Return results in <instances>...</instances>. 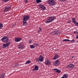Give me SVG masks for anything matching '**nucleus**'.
<instances>
[{
  "instance_id": "7",
  "label": "nucleus",
  "mask_w": 78,
  "mask_h": 78,
  "mask_svg": "<svg viewBox=\"0 0 78 78\" xmlns=\"http://www.w3.org/2000/svg\"><path fill=\"white\" fill-rule=\"evenodd\" d=\"M18 47L19 49H21V50H23L25 48V46H24V44L21 43L18 45Z\"/></svg>"
},
{
  "instance_id": "3",
  "label": "nucleus",
  "mask_w": 78,
  "mask_h": 78,
  "mask_svg": "<svg viewBox=\"0 0 78 78\" xmlns=\"http://www.w3.org/2000/svg\"><path fill=\"white\" fill-rule=\"evenodd\" d=\"M48 4L51 6H53L56 4L55 1L54 0H48Z\"/></svg>"
},
{
  "instance_id": "32",
  "label": "nucleus",
  "mask_w": 78,
  "mask_h": 78,
  "mask_svg": "<svg viewBox=\"0 0 78 78\" xmlns=\"http://www.w3.org/2000/svg\"><path fill=\"white\" fill-rule=\"evenodd\" d=\"M9 0H3V1L4 2H8Z\"/></svg>"
},
{
  "instance_id": "21",
  "label": "nucleus",
  "mask_w": 78,
  "mask_h": 78,
  "mask_svg": "<svg viewBox=\"0 0 78 78\" xmlns=\"http://www.w3.org/2000/svg\"><path fill=\"white\" fill-rule=\"evenodd\" d=\"M30 63H31V61L30 60H28L25 63V64H30Z\"/></svg>"
},
{
  "instance_id": "19",
  "label": "nucleus",
  "mask_w": 78,
  "mask_h": 78,
  "mask_svg": "<svg viewBox=\"0 0 78 78\" xmlns=\"http://www.w3.org/2000/svg\"><path fill=\"white\" fill-rule=\"evenodd\" d=\"M63 42H69L70 41V40L67 39H65V40H62Z\"/></svg>"
},
{
  "instance_id": "18",
  "label": "nucleus",
  "mask_w": 78,
  "mask_h": 78,
  "mask_svg": "<svg viewBox=\"0 0 78 78\" xmlns=\"http://www.w3.org/2000/svg\"><path fill=\"white\" fill-rule=\"evenodd\" d=\"M6 37H2L1 39V40L3 42V41H5V40H6Z\"/></svg>"
},
{
  "instance_id": "26",
  "label": "nucleus",
  "mask_w": 78,
  "mask_h": 78,
  "mask_svg": "<svg viewBox=\"0 0 78 78\" xmlns=\"http://www.w3.org/2000/svg\"><path fill=\"white\" fill-rule=\"evenodd\" d=\"M61 70L59 69H58L57 71V73H61Z\"/></svg>"
},
{
  "instance_id": "23",
  "label": "nucleus",
  "mask_w": 78,
  "mask_h": 78,
  "mask_svg": "<svg viewBox=\"0 0 78 78\" xmlns=\"http://www.w3.org/2000/svg\"><path fill=\"white\" fill-rule=\"evenodd\" d=\"M23 25H27V21H23Z\"/></svg>"
},
{
  "instance_id": "41",
  "label": "nucleus",
  "mask_w": 78,
  "mask_h": 78,
  "mask_svg": "<svg viewBox=\"0 0 78 78\" xmlns=\"http://www.w3.org/2000/svg\"><path fill=\"white\" fill-rule=\"evenodd\" d=\"M55 34H56V35H58V34H56V33H55Z\"/></svg>"
},
{
  "instance_id": "38",
  "label": "nucleus",
  "mask_w": 78,
  "mask_h": 78,
  "mask_svg": "<svg viewBox=\"0 0 78 78\" xmlns=\"http://www.w3.org/2000/svg\"><path fill=\"white\" fill-rule=\"evenodd\" d=\"M54 32H55V33H57L58 32V31L56 30H55L54 31Z\"/></svg>"
},
{
  "instance_id": "6",
  "label": "nucleus",
  "mask_w": 78,
  "mask_h": 78,
  "mask_svg": "<svg viewBox=\"0 0 78 78\" xmlns=\"http://www.w3.org/2000/svg\"><path fill=\"white\" fill-rule=\"evenodd\" d=\"M29 19H30V16L27 15L26 16H23V21H24L25 22H27Z\"/></svg>"
},
{
  "instance_id": "36",
  "label": "nucleus",
  "mask_w": 78,
  "mask_h": 78,
  "mask_svg": "<svg viewBox=\"0 0 78 78\" xmlns=\"http://www.w3.org/2000/svg\"><path fill=\"white\" fill-rule=\"evenodd\" d=\"M75 24L76 26L78 27V23L77 22H76Z\"/></svg>"
},
{
  "instance_id": "10",
  "label": "nucleus",
  "mask_w": 78,
  "mask_h": 78,
  "mask_svg": "<svg viewBox=\"0 0 78 78\" xmlns=\"http://www.w3.org/2000/svg\"><path fill=\"white\" fill-rule=\"evenodd\" d=\"M39 70V67L37 66V65H35V66L34 68L33 69V71L34 72V71H37Z\"/></svg>"
},
{
  "instance_id": "13",
  "label": "nucleus",
  "mask_w": 78,
  "mask_h": 78,
  "mask_svg": "<svg viewBox=\"0 0 78 78\" xmlns=\"http://www.w3.org/2000/svg\"><path fill=\"white\" fill-rule=\"evenodd\" d=\"M68 67L69 68H72V69L75 67V66H74V65L73 64H70L68 66Z\"/></svg>"
},
{
  "instance_id": "33",
  "label": "nucleus",
  "mask_w": 78,
  "mask_h": 78,
  "mask_svg": "<svg viewBox=\"0 0 78 78\" xmlns=\"http://www.w3.org/2000/svg\"><path fill=\"white\" fill-rule=\"evenodd\" d=\"M72 21L71 20H69V21H68L67 23H71Z\"/></svg>"
},
{
  "instance_id": "29",
  "label": "nucleus",
  "mask_w": 78,
  "mask_h": 78,
  "mask_svg": "<svg viewBox=\"0 0 78 78\" xmlns=\"http://www.w3.org/2000/svg\"><path fill=\"white\" fill-rule=\"evenodd\" d=\"M16 25V23L13 24H12V27H15Z\"/></svg>"
},
{
  "instance_id": "20",
  "label": "nucleus",
  "mask_w": 78,
  "mask_h": 78,
  "mask_svg": "<svg viewBox=\"0 0 78 78\" xmlns=\"http://www.w3.org/2000/svg\"><path fill=\"white\" fill-rule=\"evenodd\" d=\"M3 27V24L1 23H0V29H2V28Z\"/></svg>"
},
{
  "instance_id": "30",
  "label": "nucleus",
  "mask_w": 78,
  "mask_h": 78,
  "mask_svg": "<svg viewBox=\"0 0 78 78\" xmlns=\"http://www.w3.org/2000/svg\"><path fill=\"white\" fill-rule=\"evenodd\" d=\"M29 44H31L32 42V40H30L29 41Z\"/></svg>"
},
{
  "instance_id": "42",
  "label": "nucleus",
  "mask_w": 78,
  "mask_h": 78,
  "mask_svg": "<svg viewBox=\"0 0 78 78\" xmlns=\"http://www.w3.org/2000/svg\"><path fill=\"white\" fill-rule=\"evenodd\" d=\"M76 36H77L78 37V34Z\"/></svg>"
},
{
  "instance_id": "40",
  "label": "nucleus",
  "mask_w": 78,
  "mask_h": 78,
  "mask_svg": "<svg viewBox=\"0 0 78 78\" xmlns=\"http://www.w3.org/2000/svg\"><path fill=\"white\" fill-rule=\"evenodd\" d=\"M74 56H72V58H74Z\"/></svg>"
},
{
  "instance_id": "25",
  "label": "nucleus",
  "mask_w": 78,
  "mask_h": 78,
  "mask_svg": "<svg viewBox=\"0 0 78 78\" xmlns=\"http://www.w3.org/2000/svg\"><path fill=\"white\" fill-rule=\"evenodd\" d=\"M34 47H35L38 46V45H39V44H37L34 43Z\"/></svg>"
},
{
  "instance_id": "22",
  "label": "nucleus",
  "mask_w": 78,
  "mask_h": 78,
  "mask_svg": "<svg viewBox=\"0 0 78 78\" xmlns=\"http://www.w3.org/2000/svg\"><path fill=\"white\" fill-rule=\"evenodd\" d=\"M36 2L37 3H39L40 2H41L42 1L41 0H36Z\"/></svg>"
},
{
  "instance_id": "1",
  "label": "nucleus",
  "mask_w": 78,
  "mask_h": 78,
  "mask_svg": "<svg viewBox=\"0 0 78 78\" xmlns=\"http://www.w3.org/2000/svg\"><path fill=\"white\" fill-rule=\"evenodd\" d=\"M55 16H52L49 17L47 19V21L45 22V23H48L51 22L55 20Z\"/></svg>"
},
{
  "instance_id": "35",
  "label": "nucleus",
  "mask_w": 78,
  "mask_h": 78,
  "mask_svg": "<svg viewBox=\"0 0 78 78\" xmlns=\"http://www.w3.org/2000/svg\"><path fill=\"white\" fill-rule=\"evenodd\" d=\"M25 3H27L28 2V0H25L24 1Z\"/></svg>"
},
{
  "instance_id": "9",
  "label": "nucleus",
  "mask_w": 78,
  "mask_h": 78,
  "mask_svg": "<svg viewBox=\"0 0 78 78\" xmlns=\"http://www.w3.org/2000/svg\"><path fill=\"white\" fill-rule=\"evenodd\" d=\"M22 38L19 37H18L16 38L15 39V41H16V42H20V41H22Z\"/></svg>"
},
{
  "instance_id": "2",
  "label": "nucleus",
  "mask_w": 78,
  "mask_h": 78,
  "mask_svg": "<svg viewBox=\"0 0 78 78\" xmlns=\"http://www.w3.org/2000/svg\"><path fill=\"white\" fill-rule=\"evenodd\" d=\"M35 61L37 62H43L44 61V57L42 55H40L38 58H36Z\"/></svg>"
},
{
  "instance_id": "31",
  "label": "nucleus",
  "mask_w": 78,
  "mask_h": 78,
  "mask_svg": "<svg viewBox=\"0 0 78 78\" xmlns=\"http://www.w3.org/2000/svg\"><path fill=\"white\" fill-rule=\"evenodd\" d=\"M57 70L58 69H53V71H55V72H57Z\"/></svg>"
},
{
  "instance_id": "17",
  "label": "nucleus",
  "mask_w": 78,
  "mask_h": 78,
  "mask_svg": "<svg viewBox=\"0 0 78 78\" xmlns=\"http://www.w3.org/2000/svg\"><path fill=\"white\" fill-rule=\"evenodd\" d=\"M72 22L73 23H76L77 22L76 20H75V19L74 18H72Z\"/></svg>"
},
{
  "instance_id": "4",
  "label": "nucleus",
  "mask_w": 78,
  "mask_h": 78,
  "mask_svg": "<svg viewBox=\"0 0 78 78\" xmlns=\"http://www.w3.org/2000/svg\"><path fill=\"white\" fill-rule=\"evenodd\" d=\"M11 44V42H9L7 43L3 44L2 45V48H7L9 47V45Z\"/></svg>"
},
{
  "instance_id": "14",
  "label": "nucleus",
  "mask_w": 78,
  "mask_h": 78,
  "mask_svg": "<svg viewBox=\"0 0 78 78\" xmlns=\"http://www.w3.org/2000/svg\"><path fill=\"white\" fill-rule=\"evenodd\" d=\"M58 58H59V55H56L55 56L52 58V59H53V60H55V59H58Z\"/></svg>"
},
{
  "instance_id": "39",
  "label": "nucleus",
  "mask_w": 78,
  "mask_h": 78,
  "mask_svg": "<svg viewBox=\"0 0 78 78\" xmlns=\"http://www.w3.org/2000/svg\"><path fill=\"white\" fill-rule=\"evenodd\" d=\"M76 39H78V36H76Z\"/></svg>"
},
{
  "instance_id": "11",
  "label": "nucleus",
  "mask_w": 78,
  "mask_h": 78,
  "mask_svg": "<svg viewBox=\"0 0 78 78\" xmlns=\"http://www.w3.org/2000/svg\"><path fill=\"white\" fill-rule=\"evenodd\" d=\"M40 7L41 8V10L42 11H44L46 9V7L42 5H40Z\"/></svg>"
},
{
  "instance_id": "43",
  "label": "nucleus",
  "mask_w": 78,
  "mask_h": 78,
  "mask_svg": "<svg viewBox=\"0 0 78 78\" xmlns=\"http://www.w3.org/2000/svg\"><path fill=\"white\" fill-rule=\"evenodd\" d=\"M77 42H78V40H77Z\"/></svg>"
},
{
  "instance_id": "15",
  "label": "nucleus",
  "mask_w": 78,
  "mask_h": 78,
  "mask_svg": "<svg viewBox=\"0 0 78 78\" xmlns=\"http://www.w3.org/2000/svg\"><path fill=\"white\" fill-rule=\"evenodd\" d=\"M9 38H6V40H4V41H3V42L4 43H7L8 42H9Z\"/></svg>"
},
{
  "instance_id": "34",
  "label": "nucleus",
  "mask_w": 78,
  "mask_h": 78,
  "mask_svg": "<svg viewBox=\"0 0 78 78\" xmlns=\"http://www.w3.org/2000/svg\"><path fill=\"white\" fill-rule=\"evenodd\" d=\"M73 34L75 33H76V34H78V32H77L76 31H74L73 33Z\"/></svg>"
},
{
  "instance_id": "12",
  "label": "nucleus",
  "mask_w": 78,
  "mask_h": 78,
  "mask_svg": "<svg viewBox=\"0 0 78 78\" xmlns=\"http://www.w3.org/2000/svg\"><path fill=\"white\" fill-rule=\"evenodd\" d=\"M54 64L55 66H58L59 64V61L58 60H56L54 62Z\"/></svg>"
},
{
  "instance_id": "37",
  "label": "nucleus",
  "mask_w": 78,
  "mask_h": 78,
  "mask_svg": "<svg viewBox=\"0 0 78 78\" xmlns=\"http://www.w3.org/2000/svg\"><path fill=\"white\" fill-rule=\"evenodd\" d=\"M66 0H60V2H64V1H66Z\"/></svg>"
},
{
  "instance_id": "5",
  "label": "nucleus",
  "mask_w": 78,
  "mask_h": 78,
  "mask_svg": "<svg viewBox=\"0 0 78 78\" xmlns=\"http://www.w3.org/2000/svg\"><path fill=\"white\" fill-rule=\"evenodd\" d=\"M11 8L10 6L7 7H5L4 8V10L3 11V12L5 13V12H8L9 11Z\"/></svg>"
},
{
  "instance_id": "8",
  "label": "nucleus",
  "mask_w": 78,
  "mask_h": 78,
  "mask_svg": "<svg viewBox=\"0 0 78 78\" xmlns=\"http://www.w3.org/2000/svg\"><path fill=\"white\" fill-rule=\"evenodd\" d=\"M45 64L47 66H50L51 64V62L48 60H47L45 61Z\"/></svg>"
},
{
  "instance_id": "24",
  "label": "nucleus",
  "mask_w": 78,
  "mask_h": 78,
  "mask_svg": "<svg viewBox=\"0 0 78 78\" xmlns=\"http://www.w3.org/2000/svg\"><path fill=\"white\" fill-rule=\"evenodd\" d=\"M30 47L31 48H32V49L34 48V46L33 45L31 44L30 45Z\"/></svg>"
},
{
  "instance_id": "28",
  "label": "nucleus",
  "mask_w": 78,
  "mask_h": 78,
  "mask_svg": "<svg viewBox=\"0 0 78 78\" xmlns=\"http://www.w3.org/2000/svg\"><path fill=\"white\" fill-rule=\"evenodd\" d=\"M70 41H71L70 42V43H73V42H75V41L73 40Z\"/></svg>"
},
{
  "instance_id": "16",
  "label": "nucleus",
  "mask_w": 78,
  "mask_h": 78,
  "mask_svg": "<svg viewBox=\"0 0 78 78\" xmlns=\"http://www.w3.org/2000/svg\"><path fill=\"white\" fill-rule=\"evenodd\" d=\"M5 73H2L0 74V78H3L5 77Z\"/></svg>"
},
{
  "instance_id": "27",
  "label": "nucleus",
  "mask_w": 78,
  "mask_h": 78,
  "mask_svg": "<svg viewBox=\"0 0 78 78\" xmlns=\"http://www.w3.org/2000/svg\"><path fill=\"white\" fill-rule=\"evenodd\" d=\"M42 31V29L41 28H39L38 30V32L39 33V32H41Z\"/></svg>"
}]
</instances>
